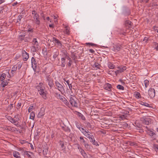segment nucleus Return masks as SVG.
<instances>
[{"instance_id": "46", "label": "nucleus", "mask_w": 158, "mask_h": 158, "mask_svg": "<svg viewBox=\"0 0 158 158\" xmlns=\"http://www.w3.org/2000/svg\"><path fill=\"white\" fill-rule=\"evenodd\" d=\"M153 148L155 149V151H158V145L157 144H154Z\"/></svg>"}, {"instance_id": "19", "label": "nucleus", "mask_w": 158, "mask_h": 158, "mask_svg": "<svg viewBox=\"0 0 158 158\" xmlns=\"http://www.w3.org/2000/svg\"><path fill=\"white\" fill-rule=\"evenodd\" d=\"M118 70L120 71V72L121 73L123 72L127 69L126 67L125 66H122L120 67H118Z\"/></svg>"}, {"instance_id": "37", "label": "nucleus", "mask_w": 158, "mask_h": 158, "mask_svg": "<svg viewBox=\"0 0 158 158\" xmlns=\"http://www.w3.org/2000/svg\"><path fill=\"white\" fill-rule=\"evenodd\" d=\"M141 104L143 105L144 106L148 107H150V105L148 104V103L145 102H142L141 103Z\"/></svg>"}, {"instance_id": "7", "label": "nucleus", "mask_w": 158, "mask_h": 158, "mask_svg": "<svg viewBox=\"0 0 158 158\" xmlns=\"http://www.w3.org/2000/svg\"><path fill=\"white\" fill-rule=\"evenodd\" d=\"M22 56L23 59L24 61H26L29 58V54L27 53L25 50L22 51Z\"/></svg>"}, {"instance_id": "59", "label": "nucleus", "mask_w": 158, "mask_h": 158, "mask_svg": "<svg viewBox=\"0 0 158 158\" xmlns=\"http://www.w3.org/2000/svg\"><path fill=\"white\" fill-rule=\"evenodd\" d=\"M30 153V152L29 153L28 152H27L25 153V155H27L28 157H30L31 156L30 154H29Z\"/></svg>"}, {"instance_id": "13", "label": "nucleus", "mask_w": 158, "mask_h": 158, "mask_svg": "<svg viewBox=\"0 0 158 158\" xmlns=\"http://www.w3.org/2000/svg\"><path fill=\"white\" fill-rule=\"evenodd\" d=\"M125 25L127 28H129L131 27L132 23L130 21H126L125 22Z\"/></svg>"}, {"instance_id": "57", "label": "nucleus", "mask_w": 158, "mask_h": 158, "mask_svg": "<svg viewBox=\"0 0 158 158\" xmlns=\"http://www.w3.org/2000/svg\"><path fill=\"white\" fill-rule=\"evenodd\" d=\"M148 38L147 37H144V38L143 39V41H145V42L146 43H147V41L148 40Z\"/></svg>"}, {"instance_id": "54", "label": "nucleus", "mask_w": 158, "mask_h": 158, "mask_svg": "<svg viewBox=\"0 0 158 158\" xmlns=\"http://www.w3.org/2000/svg\"><path fill=\"white\" fill-rule=\"evenodd\" d=\"M22 18V16L21 15H19L17 18V22H19V21H20L21 19Z\"/></svg>"}, {"instance_id": "35", "label": "nucleus", "mask_w": 158, "mask_h": 158, "mask_svg": "<svg viewBox=\"0 0 158 158\" xmlns=\"http://www.w3.org/2000/svg\"><path fill=\"white\" fill-rule=\"evenodd\" d=\"M55 96L57 99H60L63 96L60 94H58V93H56Z\"/></svg>"}, {"instance_id": "5", "label": "nucleus", "mask_w": 158, "mask_h": 158, "mask_svg": "<svg viewBox=\"0 0 158 158\" xmlns=\"http://www.w3.org/2000/svg\"><path fill=\"white\" fill-rule=\"evenodd\" d=\"M148 94L151 98H153L155 95V91L154 88H151L148 90Z\"/></svg>"}, {"instance_id": "10", "label": "nucleus", "mask_w": 158, "mask_h": 158, "mask_svg": "<svg viewBox=\"0 0 158 158\" xmlns=\"http://www.w3.org/2000/svg\"><path fill=\"white\" fill-rule=\"evenodd\" d=\"M32 67L35 71L36 67V63L35 58L32 57L31 58Z\"/></svg>"}, {"instance_id": "11", "label": "nucleus", "mask_w": 158, "mask_h": 158, "mask_svg": "<svg viewBox=\"0 0 158 158\" xmlns=\"http://www.w3.org/2000/svg\"><path fill=\"white\" fill-rule=\"evenodd\" d=\"M121 48V46L120 44H117L113 46L112 50L114 52H118L120 51Z\"/></svg>"}, {"instance_id": "25", "label": "nucleus", "mask_w": 158, "mask_h": 158, "mask_svg": "<svg viewBox=\"0 0 158 158\" xmlns=\"http://www.w3.org/2000/svg\"><path fill=\"white\" fill-rule=\"evenodd\" d=\"M6 77V74L4 73H2L0 76V81H3L5 79Z\"/></svg>"}, {"instance_id": "56", "label": "nucleus", "mask_w": 158, "mask_h": 158, "mask_svg": "<svg viewBox=\"0 0 158 158\" xmlns=\"http://www.w3.org/2000/svg\"><path fill=\"white\" fill-rule=\"evenodd\" d=\"M72 63H73V62H72V60L69 61V62H68V64H67L68 66L70 67L71 66V65L72 64Z\"/></svg>"}, {"instance_id": "44", "label": "nucleus", "mask_w": 158, "mask_h": 158, "mask_svg": "<svg viewBox=\"0 0 158 158\" xmlns=\"http://www.w3.org/2000/svg\"><path fill=\"white\" fill-rule=\"evenodd\" d=\"M48 150L47 148H45L43 150V154L44 156L46 155L48 153Z\"/></svg>"}, {"instance_id": "48", "label": "nucleus", "mask_w": 158, "mask_h": 158, "mask_svg": "<svg viewBox=\"0 0 158 158\" xmlns=\"http://www.w3.org/2000/svg\"><path fill=\"white\" fill-rule=\"evenodd\" d=\"M33 109V106H30L28 109V111L29 112H31Z\"/></svg>"}, {"instance_id": "53", "label": "nucleus", "mask_w": 158, "mask_h": 158, "mask_svg": "<svg viewBox=\"0 0 158 158\" xmlns=\"http://www.w3.org/2000/svg\"><path fill=\"white\" fill-rule=\"evenodd\" d=\"M87 45H89L91 46H96V45L92 43H87L85 44Z\"/></svg>"}, {"instance_id": "64", "label": "nucleus", "mask_w": 158, "mask_h": 158, "mask_svg": "<svg viewBox=\"0 0 158 158\" xmlns=\"http://www.w3.org/2000/svg\"><path fill=\"white\" fill-rule=\"evenodd\" d=\"M121 73V72H120V71L119 70H116L115 71V73L116 75H118V74H119V73Z\"/></svg>"}, {"instance_id": "52", "label": "nucleus", "mask_w": 158, "mask_h": 158, "mask_svg": "<svg viewBox=\"0 0 158 158\" xmlns=\"http://www.w3.org/2000/svg\"><path fill=\"white\" fill-rule=\"evenodd\" d=\"M126 117L125 115L123 114L120 116V118L123 120H124L126 118Z\"/></svg>"}, {"instance_id": "49", "label": "nucleus", "mask_w": 158, "mask_h": 158, "mask_svg": "<svg viewBox=\"0 0 158 158\" xmlns=\"http://www.w3.org/2000/svg\"><path fill=\"white\" fill-rule=\"evenodd\" d=\"M80 115L79 116L81 117V119L84 120H85V116L82 114H81V113H80Z\"/></svg>"}, {"instance_id": "2", "label": "nucleus", "mask_w": 158, "mask_h": 158, "mask_svg": "<svg viewBox=\"0 0 158 158\" xmlns=\"http://www.w3.org/2000/svg\"><path fill=\"white\" fill-rule=\"evenodd\" d=\"M77 99L73 95H71L69 97V102L71 105L73 107H77Z\"/></svg>"}, {"instance_id": "22", "label": "nucleus", "mask_w": 158, "mask_h": 158, "mask_svg": "<svg viewBox=\"0 0 158 158\" xmlns=\"http://www.w3.org/2000/svg\"><path fill=\"white\" fill-rule=\"evenodd\" d=\"M75 123L77 127L81 131L82 129H84L83 128L81 127V125L80 124L77 122H75Z\"/></svg>"}, {"instance_id": "31", "label": "nucleus", "mask_w": 158, "mask_h": 158, "mask_svg": "<svg viewBox=\"0 0 158 158\" xmlns=\"http://www.w3.org/2000/svg\"><path fill=\"white\" fill-rule=\"evenodd\" d=\"M65 33L69 35L70 33V31L69 28L67 27H66L64 31Z\"/></svg>"}, {"instance_id": "17", "label": "nucleus", "mask_w": 158, "mask_h": 158, "mask_svg": "<svg viewBox=\"0 0 158 158\" xmlns=\"http://www.w3.org/2000/svg\"><path fill=\"white\" fill-rule=\"evenodd\" d=\"M13 156L16 158H20V154L19 152L16 151H14L13 152Z\"/></svg>"}, {"instance_id": "43", "label": "nucleus", "mask_w": 158, "mask_h": 158, "mask_svg": "<svg viewBox=\"0 0 158 158\" xmlns=\"http://www.w3.org/2000/svg\"><path fill=\"white\" fill-rule=\"evenodd\" d=\"M80 141L81 143H83L84 144L86 142L85 141V140L84 139L83 137L82 136H81L80 137Z\"/></svg>"}, {"instance_id": "41", "label": "nucleus", "mask_w": 158, "mask_h": 158, "mask_svg": "<svg viewBox=\"0 0 158 158\" xmlns=\"http://www.w3.org/2000/svg\"><path fill=\"white\" fill-rule=\"evenodd\" d=\"M86 127L88 129H91L92 128L91 124L89 122H87L86 123Z\"/></svg>"}, {"instance_id": "55", "label": "nucleus", "mask_w": 158, "mask_h": 158, "mask_svg": "<svg viewBox=\"0 0 158 158\" xmlns=\"http://www.w3.org/2000/svg\"><path fill=\"white\" fill-rule=\"evenodd\" d=\"M13 118H15V120L17 122H18L19 120V117L17 115H15L14 117Z\"/></svg>"}, {"instance_id": "45", "label": "nucleus", "mask_w": 158, "mask_h": 158, "mask_svg": "<svg viewBox=\"0 0 158 158\" xmlns=\"http://www.w3.org/2000/svg\"><path fill=\"white\" fill-rule=\"evenodd\" d=\"M22 64L21 62H19L17 64V66H16L17 67V69H20L22 67Z\"/></svg>"}, {"instance_id": "30", "label": "nucleus", "mask_w": 158, "mask_h": 158, "mask_svg": "<svg viewBox=\"0 0 158 158\" xmlns=\"http://www.w3.org/2000/svg\"><path fill=\"white\" fill-rule=\"evenodd\" d=\"M78 146L77 147L78 149H79V151H80V152L81 153V154L82 155V154L83 153H85V151L81 148L79 144L77 145Z\"/></svg>"}, {"instance_id": "6", "label": "nucleus", "mask_w": 158, "mask_h": 158, "mask_svg": "<svg viewBox=\"0 0 158 158\" xmlns=\"http://www.w3.org/2000/svg\"><path fill=\"white\" fill-rule=\"evenodd\" d=\"M81 132L83 134L88 138H90V136L92 135L91 133L88 131H86L84 129H82Z\"/></svg>"}, {"instance_id": "39", "label": "nucleus", "mask_w": 158, "mask_h": 158, "mask_svg": "<svg viewBox=\"0 0 158 158\" xmlns=\"http://www.w3.org/2000/svg\"><path fill=\"white\" fill-rule=\"evenodd\" d=\"M117 89L119 90H123L124 89V88L123 86L120 85H117Z\"/></svg>"}, {"instance_id": "9", "label": "nucleus", "mask_w": 158, "mask_h": 158, "mask_svg": "<svg viewBox=\"0 0 158 158\" xmlns=\"http://www.w3.org/2000/svg\"><path fill=\"white\" fill-rule=\"evenodd\" d=\"M47 82L50 87H52L53 85V82L52 79L49 76L47 77Z\"/></svg>"}, {"instance_id": "60", "label": "nucleus", "mask_w": 158, "mask_h": 158, "mask_svg": "<svg viewBox=\"0 0 158 158\" xmlns=\"http://www.w3.org/2000/svg\"><path fill=\"white\" fill-rule=\"evenodd\" d=\"M60 145L61 146V148H64V143L63 142H61L60 143Z\"/></svg>"}, {"instance_id": "8", "label": "nucleus", "mask_w": 158, "mask_h": 158, "mask_svg": "<svg viewBox=\"0 0 158 158\" xmlns=\"http://www.w3.org/2000/svg\"><path fill=\"white\" fill-rule=\"evenodd\" d=\"M104 89L109 91H111L112 88V85L108 83H106L104 85Z\"/></svg>"}, {"instance_id": "29", "label": "nucleus", "mask_w": 158, "mask_h": 158, "mask_svg": "<svg viewBox=\"0 0 158 158\" xmlns=\"http://www.w3.org/2000/svg\"><path fill=\"white\" fill-rule=\"evenodd\" d=\"M138 122L136 121L135 122V124L136 126L137 127L136 129L137 130H139V129L141 128V125L139 124L138 123Z\"/></svg>"}, {"instance_id": "62", "label": "nucleus", "mask_w": 158, "mask_h": 158, "mask_svg": "<svg viewBox=\"0 0 158 158\" xmlns=\"http://www.w3.org/2000/svg\"><path fill=\"white\" fill-rule=\"evenodd\" d=\"M153 28L154 30L156 31V32L158 33V27H156V26H154L153 27Z\"/></svg>"}, {"instance_id": "32", "label": "nucleus", "mask_w": 158, "mask_h": 158, "mask_svg": "<svg viewBox=\"0 0 158 158\" xmlns=\"http://www.w3.org/2000/svg\"><path fill=\"white\" fill-rule=\"evenodd\" d=\"M66 83L68 85L69 88L70 90H72V86L71 84L69 83V80H67V81H66Z\"/></svg>"}, {"instance_id": "3", "label": "nucleus", "mask_w": 158, "mask_h": 158, "mask_svg": "<svg viewBox=\"0 0 158 158\" xmlns=\"http://www.w3.org/2000/svg\"><path fill=\"white\" fill-rule=\"evenodd\" d=\"M32 14L33 15L34 21L36 24H40V18L39 15L35 10L32 11Z\"/></svg>"}, {"instance_id": "14", "label": "nucleus", "mask_w": 158, "mask_h": 158, "mask_svg": "<svg viewBox=\"0 0 158 158\" xmlns=\"http://www.w3.org/2000/svg\"><path fill=\"white\" fill-rule=\"evenodd\" d=\"M147 132L150 136L154 138H156V134L151 130H148V131H147Z\"/></svg>"}, {"instance_id": "36", "label": "nucleus", "mask_w": 158, "mask_h": 158, "mask_svg": "<svg viewBox=\"0 0 158 158\" xmlns=\"http://www.w3.org/2000/svg\"><path fill=\"white\" fill-rule=\"evenodd\" d=\"M71 57L72 59L75 62V59L77 58V56H75L74 53H73L71 55Z\"/></svg>"}, {"instance_id": "16", "label": "nucleus", "mask_w": 158, "mask_h": 158, "mask_svg": "<svg viewBox=\"0 0 158 158\" xmlns=\"http://www.w3.org/2000/svg\"><path fill=\"white\" fill-rule=\"evenodd\" d=\"M8 119L12 123L14 124L15 125L17 126L18 125V124L17 123V122L15 120V118H13L11 117H10Z\"/></svg>"}, {"instance_id": "15", "label": "nucleus", "mask_w": 158, "mask_h": 158, "mask_svg": "<svg viewBox=\"0 0 158 158\" xmlns=\"http://www.w3.org/2000/svg\"><path fill=\"white\" fill-rule=\"evenodd\" d=\"M17 69V67L16 66L14 65V66L12 67V68L11 70V73H12L11 75H10V77H11L13 76V74L16 71Z\"/></svg>"}, {"instance_id": "18", "label": "nucleus", "mask_w": 158, "mask_h": 158, "mask_svg": "<svg viewBox=\"0 0 158 158\" xmlns=\"http://www.w3.org/2000/svg\"><path fill=\"white\" fill-rule=\"evenodd\" d=\"M61 65L62 67H64L66 64L65 58H62L61 59Z\"/></svg>"}, {"instance_id": "12", "label": "nucleus", "mask_w": 158, "mask_h": 158, "mask_svg": "<svg viewBox=\"0 0 158 158\" xmlns=\"http://www.w3.org/2000/svg\"><path fill=\"white\" fill-rule=\"evenodd\" d=\"M52 40L53 41H54V42L57 45L59 46V47H62V44L60 41L54 37L53 38Z\"/></svg>"}, {"instance_id": "4", "label": "nucleus", "mask_w": 158, "mask_h": 158, "mask_svg": "<svg viewBox=\"0 0 158 158\" xmlns=\"http://www.w3.org/2000/svg\"><path fill=\"white\" fill-rule=\"evenodd\" d=\"M56 88L58 89L61 93L64 91V89L63 85L61 84L58 81H56L55 82Z\"/></svg>"}, {"instance_id": "21", "label": "nucleus", "mask_w": 158, "mask_h": 158, "mask_svg": "<svg viewBox=\"0 0 158 158\" xmlns=\"http://www.w3.org/2000/svg\"><path fill=\"white\" fill-rule=\"evenodd\" d=\"M45 107H42L40 109V116H43L45 114Z\"/></svg>"}, {"instance_id": "20", "label": "nucleus", "mask_w": 158, "mask_h": 158, "mask_svg": "<svg viewBox=\"0 0 158 158\" xmlns=\"http://www.w3.org/2000/svg\"><path fill=\"white\" fill-rule=\"evenodd\" d=\"M33 41L34 45V47L36 48H38V43L37 41V39H34Z\"/></svg>"}, {"instance_id": "38", "label": "nucleus", "mask_w": 158, "mask_h": 158, "mask_svg": "<svg viewBox=\"0 0 158 158\" xmlns=\"http://www.w3.org/2000/svg\"><path fill=\"white\" fill-rule=\"evenodd\" d=\"M35 117V113L32 111L30 114V118L31 119H33Z\"/></svg>"}, {"instance_id": "47", "label": "nucleus", "mask_w": 158, "mask_h": 158, "mask_svg": "<svg viewBox=\"0 0 158 158\" xmlns=\"http://www.w3.org/2000/svg\"><path fill=\"white\" fill-rule=\"evenodd\" d=\"M89 139L90 140V141L91 142H92L94 140V136L92 135H91L90 136V138H89Z\"/></svg>"}, {"instance_id": "34", "label": "nucleus", "mask_w": 158, "mask_h": 158, "mask_svg": "<svg viewBox=\"0 0 158 158\" xmlns=\"http://www.w3.org/2000/svg\"><path fill=\"white\" fill-rule=\"evenodd\" d=\"M62 52L63 56L64 57L63 58H66V57L69 55L68 53L66 51H64Z\"/></svg>"}, {"instance_id": "63", "label": "nucleus", "mask_w": 158, "mask_h": 158, "mask_svg": "<svg viewBox=\"0 0 158 158\" xmlns=\"http://www.w3.org/2000/svg\"><path fill=\"white\" fill-rule=\"evenodd\" d=\"M42 52L43 53L44 55H46L47 54V52L46 49H44L43 50Z\"/></svg>"}, {"instance_id": "58", "label": "nucleus", "mask_w": 158, "mask_h": 158, "mask_svg": "<svg viewBox=\"0 0 158 158\" xmlns=\"http://www.w3.org/2000/svg\"><path fill=\"white\" fill-rule=\"evenodd\" d=\"M13 104H10L8 107V108L9 110H10L13 108Z\"/></svg>"}, {"instance_id": "50", "label": "nucleus", "mask_w": 158, "mask_h": 158, "mask_svg": "<svg viewBox=\"0 0 158 158\" xmlns=\"http://www.w3.org/2000/svg\"><path fill=\"white\" fill-rule=\"evenodd\" d=\"M93 144L95 145L96 146H99V144H98V142L97 141H95V140H94L92 142Z\"/></svg>"}, {"instance_id": "33", "label": "nucleus", "mask_w": 158, "mask_h": 158, "mask_svg": "<svg viewBox=\"0 0 158 158\" xmlns=\"http://www.w3.org/2000/svg\"><path fill=\"white\" fill-rule=\"evenodd\" d=\"M8 82L4 81H2L1 84L3 87H5L6 86L8 85Z\"/></svg>"}, {"instance_id": "51", "label": "nucleus", "mask_w": 158, "mask_h": 158, "mask_svg": "<svg viewBox=\"0 0 158 158\" xmlns=\"http://www.w3.org/2000/svg\"><path fill=\"white\" fill-rule=\"evenodd\" d=\"M82 156H83L84 158H89V157L85 152L83 153Z\"/></svg>"}, {"instance_id": "61", "label": "nucleus", "mask_w": 158, "mask_h": 158, "mask_svg": "<svg viewBox=\"0 0 158 158\" xmlns=\"http://www.w3.org/2000/svg\"><path fill=\"white\" fill-rule=\"evenodd\" d=\"M154 44H155V45L156 46L155 48L157 50H158V44L156 43H154Z\"/></svg>"}, {"instance_id": "23", "label": "nucleus", "mask_w": 158, "mask_h": 158, "mask_svg": "<svg viewBox=\"0 0 158 158\" xmlns=\"http://www.w3.org/2000/svg\"><path fill=\"white\" fill-rule=\"evenodd\" d=\"M151 122L150 119L149 118H146L144 119V121L143 122V123L146 124L148 125Z\"/></svg>"}, {"instance_id": "24", "label": "nucleus", "mask_w": 158, "mask_h": 158, "mask_svg": "<svg viewBox=\"0 0 158 158\" xmlns=\"http://www.w3.org/2000/svg\"><path fill=\"white\" fill-rule=\"evenodd\" d=\"M108 66L110 69H114L115 67V65L110 62L108 63Z\"/></svg>"}, {"instance_id": "1", "label": "nucleus", "mask_w": 158, "mask_h": 158, "mask_svg": "<svg viewBox=\"0 0 158 158\" xmlns=\"http://www.w3.org/2000/svg\"><path fill=\"white\" fill-rule=\"evenodd\" d=\"M40 86H41V87L40 86V95L43 99H46L47 98V91L46 90L45 87L43 86L42 84L41 85V83H40Z\"/></svg>"}, {"instance_id": "28", "label": "nucleus", "mask_w": 158, "mask_h": 158, "mask_svg": "<svg viewBox=\"0 0 158 158\" xmlns=\"http://www.w3.org/2000/svg\"><path fill=\"white\" fill-rule=\"evenodd\" d=\"M144 83L145 88H147L149 84V81L147 80H145L144 81Z\"/></svg>"}, {"instance_id": "26", "label": "nucleus", "mask_w": 158, "mask_h": 158, "mask_svg": "<svg viewBox=\"0 0 158 158\" xmlns=\"http://www.w3.org/2000/svg\"><path fill=\"white\" fill-rule=\"evenodd\" d=\"M134 96L137 99H139L141 98L140 94L138 92H135L134 94Z\"/></svg>"}, {"instance_id": "42", "label": "nucleus", "mask_w": 158, "mask_h": 158, "mask_svg": "<svg viewBox=\"0 0 158 158\" xmlns=\"http://www.w3.org/2000/svg\"><path fill=\"white\" fill-rule=\"evenodd\" d=\"M85 148L87 149H89L90 147L89 146L88 144L86 142L84 144Z\"/></svg>"}, {"instance_id": "27", "label": "nucleus", "mask_w": 158, "mask_h": 158, "mask_svg": "<svg viewBox=\"0 0 158 158\" xmlns=\"http://www.w3.org/2000/svg\"><path fill=\"white\" fill-rule=\"evenodd\" d=\"M100 66V64L96 62L93 65V67L94 68H95L96 69H98L99 68V67Z\"/></svg>"}, {"instance_id": "40", "label": "nucleus", "mask_w": 158, "mask_h": 158, "mask_svg": "<svg viewBox=\"0 0 158 158\" xmlns=\"http://www.w3.org/2000/svg\"><path fill=\"white\" fill-rule=\"evenodd\" d=\"M63 102L67 106L69 107L70 104L68 100L65 99L64 101H63Z\"/></svg>"}]
</instances>
